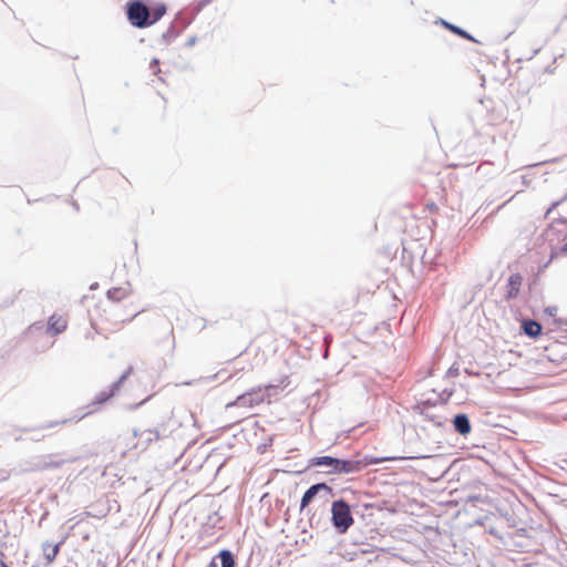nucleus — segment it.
Returning a JSON list of instances; mask_svg holds the SVG:
<instances>
[{
    "label": "nucleus",
    "mask_w": 567,
    "mask_h": 567,
    "mask_svg": "<svg viewBox=\"0 0 567 567\" xmlns=\"http://www.w3.org/2000/svg\"><path fill=\"white\" fill-rule=\"evenodd\" d=\"M143 311L138 296L130 287H113L106 292V301L97 307L92 326L97 332L114 333Z\"/></svg>",
    "instance_id": "obj_1"
},
{
    "label": "nucleus",
    "mask_w": 567,
    "mask_h": 567,
    "mask_svg": "<svg viewBox=\"0 0 567 567\" xmlns=\"http://www.w3.org/2000/svg\"><path fill=\"white\" fill-rule=\"evenodd\" d=\"M331 519L334 528L344 534L354 522L349 504L343 499L334 501L331 506Z\"/></svg>",
    "instance_id": "obj_2"
},
{
    "label": "nucleus",
    "mask_w": 567,
    "mask_h": 567,
    "mask_svg": "<svg viewBox=\"0 0 567 567\" xmlns=\"http://www.w3.org/2000/svg\"><path fill=\"white\" fill-rule=\"evenodd\" d=\"M271 386H257L254 388L239 396L236 398L235 401L227 404V408L238 406L245 409H251L262 404L266 399L269 396L268 390Z\"/></svg>",
    "instance_id": "obj_3"
},
{
    "label": "nucleus",
    "mask_w": 567,
    "mask_h": 567,
    "mask_svg": "<svg viewBox=\"0 0 567 567\" xmlns=\"http://www.w3.org/2000/svg\"><path fill=\"white\" fill-rule=\"evenodd\" d=\"M127 19L136 28L150 27V8L138 0L131 1L127 3Z\"/></svg>",
    "instance_id": "obj_4"
},
{
    "label": "nucleus",
    "mask_w": 567,
    "mask_h": 567,
    "mask_svg": "<svg viewBox=\"0 0 567 567\" xmlns=\"http://www.w3.org/2000/svg\"><path fill=\"white\" fill-rule=\"evenodd\" d=\"M315 466H329L331 472L350 473L354 470L353 463L343 461L331 456H319L311 461Z\"/></svg>",
    "instance_id": "obj_5"
},
{
    "label": "nucleus",
    "mask_w": 567,
    "mask_h": 567,
    "mask_svg": "<svg viewBox=\"0 0 567 567\" xmlns=\"http://www.w3.org/2000/svg\"><path fill=\"white\" fill-rule=\"evenodd\" d=\"M68 316L64 313H53L48 320L47 331L56 336L64 332L68 328Z\"/></svg>",
    "instance_id": "obj_6"
},
{
    "label": "nucleus",
    "mask_w": 567,
    "mask_h": 567,
    "mask_svg": "<svg viewBox=\"0 0 567 567\" xmlns=\"http://www.w3.org/2000/svg\"><path fill=\"white\" fill-rule=\"evenodd\" d=\"M319 491H330V487L324 483H318V484L310 486L305 492V494L301 498V504H300L301 511L309 505V503L313 499V497L318 494Z\"/></svg>",
    "instance_id": "obj_7"
},
{
    "label": "nucleus",
    "mask_w": 567,
    "mask_h": 567,
    "mask_svg": "<svg viewBox=\"0 0 567 567\" xmlns=\"http://www.w3.org/2000/svg\"><path fill=\"white\" fill-rule=\"evenodd\" d=\"M62 543L63 542H60V543H58L55 545H51L49 543H44L42 545L43 556H44V559H45L48 565L52 564L56 559V557H58V555L60 553V547H61Z\"/></svg>",
    "instance_id": "obj_8"
},
{
    "label": "nucleus",
    "mask_w": 567,
    "mask_h": 567,
    "mask_svg": "<svg viewBox=\"0 0 567 567\" xmlns=\"http://www.w3.org/2000/svg\"><path fill=\"white\" fill-rule=\"evenodd\" d=\"M453 424L455 430L462 435H466L471 432L470 420L465 414H457L453 420Z\"/></svg>",
    "instance_id": "obj_9"
},
{
    "label": "nucleus",
    "mask_w": 567,
    "mask_h": 567,
    "mask_svg": "<svg viewBox=\"0 0 567 567\" xmlns=\"http://www.w3.org/2000/svg\"><path fill=\"white\" fill-rule=\"evenodd\" d=\"M217 557L220 558L221 567H235V560L233 554L229 550H221ZM208 567H218L216 557L212 559Z\"/></svg>",
    "instance_id": "obj_10"
},
{
    "label": "nucleus",
    "mask_w": 567,
    "mask_h": 567,
    "mask_svg": "<svg viewBox=\"0 0 567 567\" xmlns=\"http://www.w3.org/2000/svg\"><path fill=\"white\" fill-rule=\"evenodd\" d=\"M523 330L527 336L537 338L540 336L543 328L537 321L526 320L523 322Z\"/></svg>",
    "instance_id": "obj_11"
},
{
    "label": "nucleus",
    "mask_w": 567,
    "mask_h": 567,
    "mask_svg": "<svg viewBox=\"0 0 567 567\" xmlns=\"http://www.w3.org/2000/svg\"><path fill=\"white\" fill-rule=\"evenodd\" d=\"M522 281H523V278L519 274L511 275V277L508 279V286H509L508 297L513 298L518 295Z\"/></svg>",
    "instance_id": "obj_12"
},
{
    "label": "nucleus",
    "mask_w": 567,
    "mask_h": 567,
    "mask_svg": "<svg viewBox=\"0 0 567 567\" xmlns=\"http://www.w3.org/2000/svg\"><path fill=\"white\" fill-rule=\"evenodd\" d=\"M166 13V6L159 3L150 9V25L157 22Z\"/></svg>",
    "instance_id": "obj_13"
},
{
    "label": "nucleus",
    "mask_w": 567,
    "mask_h": 567,
    "mask_svg": "<svg viewBox=\"0 0 567 567\" xmlns=\"http://www.w3.org/2000/svg\"><path fill=\"white\" fill-rule=\"evenodd\" d=\"M142 435H145V440L148 442V443H152V442H156L158 441L159 439H162L164 435L161 433V431L158 429H148V430H145Z\"/></svg>",
    "instance_id": "obj_14"
},
{
    "label": "nucleus",
    "mask_w": 567,
    "mask_h": 567,
    "mask_svg": "<svg viewBox=\"0 0 567 567\" xmlns=\"http://www.w3.org/2000/svg\"><path fill=\"white\" fill-rule=\"evenodd\" d=\"M445 27L451 30L453 33L464 38V39H467V40H473V38L464 30H462L461 28L456 27V25H453V24H450L447 22L444 23Z\"/></svg>",
    "instance_id": "obj_15"
},
{
    "label": "nucleus",
    "mask_w": 567,
    "mask_h": 567,
    "mask_svg": "<svg viewBox=\"0 0 567 567\" xmlns=\"http://www.w3.org/2000/svg\"><path fill=\"white\" fill-rule=\"evenodd\" d=\"M113 395V392L109 393V394H104L102 393L99 398H97V401L99 403H102L106 400H109L111 396Z\"/></svg>",
    "instance_id": "obj_16"
},
{
    "label": "nucleus",
    "mask_w": 567,
    "mask_h": 567,
    "mask_svg": "<svg viewBox=\"0 0 567 567\" xmlns=\"http://www.w3.org/2000/svg\"><path fill=\"white\" fill-rule=\"evenodd\" d=\"M213 0H200L199 4L203 7V6H206L208 4L209 2H212Z\"/></svg>",
    "instance_id": "obj_17"
},
{
    "label": "nucleus",
    "mask_w": 567,
    "mask_h": 567,
    "mask_svg": "<svg viewBox=\"0 0 567 567\" xmlns=\"http://www.w3.org/2000/svg\"><path fill=\"white\" fill-rule=\"evenodd\" d=\"M0 567H10L4 560H0Z\"/></svg>",
    "instance_id": "obj_18"
},
{
    "label": "nucleus",
    "mask_w": 567,
    "mask_h": 567,
    "mask_svg": "<svg viewBox=\"0 0 567 567\" xmlns=\"http://www.w3.org/2000/svg\"><path fill=\"white\" fill-rule=\"evenodd\" d=\"M564 250H565V251H567V247H566V248H564Z\"/></svg>",
    "instance_id": "obj_19"
}]
</instances>
